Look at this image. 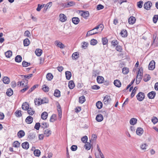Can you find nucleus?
I'll return each instance as SVG.
<instances>
[{
	"label": "nucleus",
	"instance_id": "nucleus-7",
	"mask_svg": "<svg viewBox=\"0 0 158 158\" xmlns=\"http://www.w3.org/2000/svg\"><path fill=\"white\" fill-rule=\"evenodd\" d=\"M155 62L154 60H152L148 65V69L150 70H153L155 68Z\"/></svg>",
	"mask_w": 158,
	"mask_h": 158
},
{
	"label": "nucleus",
	"instance_id": "nucleus-29",
	"mask_svg": "<svg viewBox=\"0 0 158 158\" xmlns=\"http://www.w3.org/2000/svg\"><path fill=\"white\" fill-rule=\"evenodd\" d=\"M137 119L135 118H132L130 120V123L131 125H134L136 124Z\"/></svg>",
	"mask_w": 158,
	"mask_h": 158
},
{
	"label": "nucleus",
	"instance_id": "nucleus-10",
	"mask_svg": "<svg viewBox=\"0 0 158 158\" xmlns=\"http://www.w3.org/2000/svg\"><path fill=\"white\" fill-rule=\"evenodd\" d=\"M136 20L135 17L131 16L128 19V23L130 24H133L135 23Z\"/></svg>",
	"mask_w": 158,
	"mask_h": 158
},
{
	"label": "nucleus",
	"instance_id": "nucleus-40",
	"mask_svg": "<svg viewBox=\"0 0 158 158\" xmlns=\"http://www.w3.org/2000/svg\"><path fill=\"white\" fill-rule=\"evenodd\" d=\"M27 110L28 114L31 115H32L35 113V111L31 108H29Z\"/></svg>",
	"mask_w": 158,
	"mask_h": 158
},
{
	"label": "nucleus",
	"instance_id": "nucleus-43",
	"mask_svg": "<svg viewBox=\"0 0 158 158\" xmlns=\"http://www.w3.org/2000/svg\"><path fill=\"white\" fill-rule=\"evenodd\" d=\"M34 153L35 156H39L40 154V152L38 149H36L34 151Z\"/></svg>",
	"mask_w": 158,
	"mask_h": 158
},
{
	"label": "nucleus",
	"instance_id": "nucleus-2",
	"mask_svg": "<svg viewBox=\"0 0 158 158\" xmlns=\"http://www.w3.org/2000/svg\"><path fill=\"white\" fill-rule=\"evenodd\" d=\"M136 98L137 100L139 101H142L145 98V95L144 93L142 92H139L137 95Z\"/></svg>",
	"mask_w": 158,
	"mask_h": 158
},
{
	"label": "nucleus",
	"instance_id": "nucleus-16",
	"mask_svg": "<svg viewBox=\"0 0 158 158\" xmlns=\"http://www.w3.org/2000/svg\"><path fill=\"white\" fill-rule=\"evenodd\" d=\"M55 44L61 48H64V45L61 42L58 41H56L55 42Z\"/></svg>",
	"mask_w": 158,
	"mask_h": 158
},
{
	"label": "nucleus",
	"instance_id": "nucleus-15",
	"mask_svg": "<svg viewBox=\"0 0 158 158\" xmlns=\"http://www.w3.org/2000/svg\"><path fill=\"white\" fill-rule=\"evenodd\" d=\"M25 135L24 131L22 130H20L17 133V135L19 138L23 137Z\"/></svg>",
	"mask_w": 158,
	"mask_h": 158
},
{
	"label": "nucleus",
	"instance_id": "nucleus-51",
	"mask_svg": "<svg viewBox=\"0 0 158 158\" xmlns=\"http://www.w3.org/2000/svg\"><path fill=\"white\" fill-rule=\"evenodd\" d=\"M98 43L97 40L93 39L90 41V44L91 45H96Z\"/></svg>",
	"mask_w": 158,
	"mask_h": 158
},
{
	"label": "nucleus",
	"instance_id": "nucleus-53",
	"mask_svg": "<svg viewBox=\"0 0 158 158\" xmlns=\"http://www.w3.org/2000/svg\"><path fill=\"white\" fill-rule=\"evenodd\" d=\"M41 103L42 104L44 103H46L48 102V100L46 98H44L42 99H41Z\"/></svg>",
	"mask_w": 158,
	"mask_h": 158
},
{
	"label": "nucleus",
	"instance_id": "nucleus-37",
	"mask_svg": "<svg viewBox=\"0 0 158 158\" xmlns=\"http://www.w3.org/2000/svg\"><path fill=\"white\" fill-rule=\"evenodd\" d=\"M54 95L56 97H60V91L57 89H56L55 91Z\"/></svg>",
	"mask_w": 158,
	"mask_h": 158
},
{
	"label": "nucleus",
	"instance_id": "nucleus-57",
	"mask_svg": "<svg viewBox=\"0 0 158 158\" xmlns=\"http://www.w3.org/2000/svg\"><path fill=\"white\" fill-rule=\"evenodd\" d=\"M102 41L103 45H106L108 42V40L106 38H103L102 39Z\"/></svg>",
	"mask_w": 158,
	"mask_h": 158
},
{
	"label": "nucleus",
	"instance_id": "nucleus-47",
	"mask_svg": "<svg viewBox=\"0 0 158 158\" xmlns=\"http://www.w3.org/2000/svg\"><path fill=\"white\" fill-rule=\"evenodd\" d=\"M129 72V69L127 68H123L122 69V72L125 74H126Z\"/></svg>",
	"mask_w": 158,
	"mask_h": 158
},
{
	"label": "nucleus",
	"instance_id": "nucleus-3",
	"mask_svg": "<svg viewBox=\"0 0 158 158\" xmlns=\"http://www.w3.org/2000/svg\"><path fill=\"white\" fill-rule=\"evenodd\" d=\"M33 76V74H28L27 75H21V76L23 78V79H25V80L26 81V82L25 83V86H27V84L28 83V80L26 79L27 78L29 79L31 77ZM23 80L24 81V82L25 81H24V79H23Z\"/></svg>",
	"mask_w": 158,
	"mask_h": 158
},
{
	"label": "nucleus",
	"instance_id": "nucleus-4",
	"mask_svg": "<svg viewBox=\"0 0 158 158\" xmlns=\"http://www.w3.org/2000/svg\"><path fill=\"white\" fill-rule=\"evenodd\" d=\"M79 13L80 15L85 19H87L89 16V13L88 11L81 10L80 11Z\"/></svg>",
	"mask_w": 158,
	"mask_h": 158
},
{
	"label": "nucleus",
	"instance_id": "nucleus-35",
	"mask_svg": "<svg viewBox=\"0 0 158 158\" xmlns=\"http://www.w3.org/2000/svg\"><path fill=\"white\" fill-rule=\"evenodd\" d=\"M22 60V57L20 55H17V56L15 58V60L16 62H21Z\"/></svg>",
	"mask_w": 158,
	"mask_h": 158
},
{
	"label": "nucleus",
	"instance_id": "nucleus-54",
	"mask_svg": "<svg viewBox=\"0 0 158 158\" xmlns=\"http://www.w3.org/2000/svg\"><path fill=\"white\" fill-rule=\"evenodd\" d=\"M52 3L51 2H49L48 3L46 6V7H45L44 8V10H45V11L47 10L48 8H50L51 6H52Z\"/></svg>",
	"mask_w": 158,
	"mask_h": 158
},
{
	"label": "nucleus",
	"instance_id": "nucleus-36",
	"mask_svg": "<svg viewBox=\"0 0 158 158\" xmlns=\"http://www.w3.org/2000/svg\"><path fill=\"white\" fill-rule=\"evenodd\" d=\"M72 58L73 60H76L79 57V54L77 52L73 53L72 55Z\"/></svg>",
	"mask_w": 158,
	"mask_h": 158
},
{
	"label": "nucleus",
	"instance_id": "nucleus-32",
	"mask_svg": "<svg viewBox=\"0 0 158 158\" xmlns=\"http://www.w3.org/2000/svg\"><path fill=\"white\" fill-rule=\"evenodd\" d=\"M68 85L69 88L70 89H72L74 88L75 84L73 81H70L69 82Z\"/></svg>",
	"mask_w": 158,
	"mask_h": 158
},
{
	"label": "nucleus",
	"instance_id": "nucleus-24",
	"mask_svg": "<svg viewBox=\"0 0 158 158\" xmlns=\"http://www.w3.org/2000/svg\"><path fill=\"white\" fill-rule=\"evenodd\" d=\"M48 116V113L47 112L44 111L42 113L41 115V118L42 119L45 120L47 119Z\"/></svg>",
	"mask_w": 158,
	"mask_h": 158
},
{
	"label": "nucleus",
	"instance_id": "nucleus-23",
	"mask_svg": "<svg viewBox=\"0 0 158 158\" xmlns=\"http://www.w3.org/2000/svg\"><path fill=\"white\" fill-rule=\"evenodd\" d=\"M35 134L34 132H30L28 136V138L31 140L35 139Z\"/></svg>",
	"mask_w": 158,
	"mask_h": 158
},
{
	"label": "nucleus",
	"instance_id": "nucleus-42",
	"mask_svg": "<svg viewBox=\"0 0 158 158\" xmlns=\"http://www.w3.org/2000/svg\"><path fill=\"white\" fill-rule=\"evenodd\" d=\"M85 101V96H82L79 98V102L80 103H83Z\"/></svg>",
	"mask_w": 158,
	"mask_h": 158
},
{
	"label": "nucleus",
	"instance_id": "nucleus-39",
	"mask_svg": "<svg viewBox=\"0 0 158 158\" xmlns=\"http://www.w3.org/2000/svg\"><path fill=\"white\" fill-rule=\"evenodd\" d=\"M41 98H39L38 99H35L34 100L35 103V105H37L38 106H39L41 104Z\"/></svg>",
	"mask_w": 158,
	"mask_h": 158
},
{
	"label": "nucleus",
	"instance_id": "nucleus-22",
	"mask_svg": "<svg viewBox=\"0 0 158 158\" xmlns=\"http://www.w3.org/2000/svg\"><path fill=\"white\" fill-rule=\"evenodd\" d=\"M104 80V78L101 76H98L97 78V82L100 84L102 83Z\"/></svg>",
	"mask_w": 158,
	"mask_h": 158
},
{
	"label": "nucleus",
	"instance_id": "nucleus-59",
	"mask_svg": "<svg viewBox=\"0 0 158 158\" xmlns=\"http://www.w3.org/2000/svg\"><path fill=\"white\" fill-rule=\"evenodd\" d=\"M81 139V141L84 143H86L88 139L87 137L85 135Z\"/></svg>",
	"mask_w": 158,
	"mask_h": 158
},
{
	"label": "nucleus",
	"instance_id": "nucleus-34",
	"mask_svg": "<svg viewBox=\"0 0 158 158\" xmlns=\"http://www.w3.org/2000/svg\"><path fill=\"white\" fill-rule=\"evenodd\" d=\"M46 77L48 81H51L52 79L53 76L51 73H48L47 74Z\"/></svg>",
	"mask_w": 158,
	"mask_h": 158
},
{
	"label": "nucleus",
	"instance_id": "nucleus-21",
	"mask_svg": "<svg viewBox=\"0 0 158 158\" xmlns=\"http://www.w3.org/2000/svg\"><path fill=\"white\" fill-rule=\"evenodd\" d=\"M114 83V84L116 86L118 87H121V83L120 81L118 80H115Z\"/></svg>",
	"mask_w": 158,
	"mask_h": 158
},
{
	"label": "nucleus",
	"instance_id": "nucleus-8",
	"mask_svg": "<svg viewBox=\"0 0 158 158\" xmlns=\"http://www.w3.org/2000/svg\"><path fill=\"white\" fill-rule=\"evenodd\" d=\"M75 4L74 2L71 1L64 3V6L65 7H69L73 6Z\"/></svg>",
	"mask_w": 158,
	"mask_h": 158
},
{
	"label": "nucleus",
	"instance_id": "nucleus-14",
	"mask_svg": "<svg viewBox=\"0 0 158 158\" xmlns=\"http://www.w3.org/2000/svg\"><path fill=\"white\" fill-rule=\"evenodd\" d=\"M143 132V129L141 127H138L136 131V133L137 135H141Z\"/></svg>",
	"mask_w": 158,
	"mask_h": 158
},
{
	"label": "nucleus",
	"instance_id": "nucleus-18",
	"mask_svg": "<svg viewBox=\"0 0 158 158\" xmlns=\"http://www.w3.org/2000/svg\"><path fill=\"white\" fill-rule=\"evenodd\" d=\"M103 116L101 114L97 115L96 118V120L98 122L102 121L103 120Z\"/></svg>",
	"mask_w": 158,
	"mask_h": 158
},
{
	"label": "nucleus",
	"instance_id": "nucleus-19",
	"mask_svg": "<svg viewBox=\"0 0 158 158\" xmlns=\"http://www.w3.org/2000/svg\"><path fill=\"white\" fill-rule=\"evenodd\" d=\"M65 74L66 79L67 80H70L72 76L71 73L70 71H67L65 72Z\"/></svg>",
	"mask_w": 158,
	"mask_h": 158
},
{
	"label": "nucleus",
	"instance_id": "nucleus-26",
	"mask_svg": "<svg viewBox=\"0 0 158 158\" xmlns=\"http://www.w3.org/2000/svg\"><path fill=\"white\" fill-rule=\"evenodd\" d=\"M42 53V50L40 49H37L35 51V54L38 56H40L41 55Z\"/></svg>",
	"mask_w": 158,
	"mask_h": 158
},
{
	"label": "nucleus",
	"instance_id": "nucleus-48",
	"mask_svg": "<svg viewBox=\"0 0 158 158\" xmlns=\"http://www.w3.org/2000/svg\"><path fill=\"white\" fill-rule=\"evenodd\" d=\"M152 121L154 124H155L158 122V119L156 117L154 116L152 119Z\"/></svg>",
	"mask_w": 158,
	"mask_h": 158
},
{
	"label": "nucleus",
	"instance_id": "nucleus-38",
	"mask_svg": "<svg viewBox=\"0 0 158 158\" xmlns=\"http://www.w3.org/2000/svg\"><path fill=\"white\" fill-rule=\"evenodd\" d=\"M30 42L28 38L24 40L23 41V44L25 46H27L30 44Z\"/></svg>",
	"mask_w": 158,
	"mask_h": 158
},
{
	"label": "nucleus",
	"instance_id": "nucleus-63",
	"mask_svg": "<svg viewBox=\"0 0 158 158\" xmlns=\"http://www.w3.org/2000/svg\"><path fill=\"white\" fill-rule=\"evenodd\" d=\"M104 8V6L101 4H99L97 6V9L99 10Z\"/></svg>",
	"mask_w": 158,
	"mask_h": 158
},
{
	"label": "nucleus",
	"instance_id": "nucleus-58",
	"mask_svg": "<svg viewBox=\"0 0 158 158\" xmlns=\"http://www.w3.org/2000/svg\"><path fill=\"white\" fill-rule=\"evenodd\" d=\"M44 7V5H40V4H38V7L36 9V10L38 11H40L41 9L43 8V7Z\"/></svg>",
	"mask_w": 158,
	"mask_h": 158
},
{
	"label": "nucleus",
	"instance_id": "nucleus-31",
	"mask_svg": "<svg viewBox=\"0 0 158 158\" xmlns=\"http://www.w3.org/2000/svg\"><path fill=\"white\" fill-rule=\"evenodd\" d=\"M13 94V91L12 90L10 89H8L6 92V94L8 96H10Z\"/></svg>",
	"mask_w": 158,
	"mask_h": 158
},
{
	"label": "nucleus",
	"instance_id": "nucleus-52",
	"mask_svg": "<svg viewBox=\"0 0 158 158\" xmlns=\"http://www.w3.org/2000/svg\"><path fill=\"white\" fill-rule=\"evenodd\" d=\"M49 126L48 123L46 122H43L41 124V127L43 128H47Z\"/></svg>",
	"mask_w": 158,
	"mask_h": 158
},
{
	"label": "nucleus",
	"instance_id": "nucleus-30",
	"mask_svg": "<svg viewBox=\"0 0 158 158\" xmlns=\"http://www.w3.org/2000/svg\"><path fill=\"white\" fill-rule=\"evenodd\" d=\"M2 80L3 83L5 84H8L10 81L9 78L7 77H4Z\"/></svg>",
	"mask_w": 158,
	"mask_h": 158
},
{
	"label": "nucleus",
	"instance_id": "nucleus-50",
	"mask_svg": "<svg viewBox=\"0 0 158 158\" xmlns=\"http://www.w3.org/2000/svg\"><path fill=\"white\" fill-rule=\"evenodd\" d=\"M43 90L44 92H48L49 91V88L45 85L43 86Z\"/></svg>",
	"mask_w": 158,
	"mask_h": 158
},
{
	"label": "nucleus",
	"instance_id": "nucleus-1",
	"mask_svg": "<svg viewBox=\"0 0 158 158\" xmlns=\"http://www.w3.org/2000/svg\"><path fill=\"white\" fill-rule=\"evenodd\" d=\"M103 26L102 24H100L96 26L92 30L88 31L86 34V36H90L91 35H93L95 34L98 33V32L95 31V32H92V31H94V30H98L99 28H101V30L102 31L103 28Z\"/></svg>",
	"mask_w": 158,
	"mask_h": 158
},
{
	"label": "nucleus",
	"instance_id": "nucleus-46",
	"mask_svg": "<svg viewBox=\"0 0 158 158\" xmlns=\"http://www.w3.org/2000/svg\"><path fill=\"white\" fill-rule=\"evenodd\" d=\"M20 143L17 141L14 142L13 143V147L15 148H18L20 146Z\"/></svg>",
	"mask_w": 158,
	"mask_h": 158
},
{
	"label": "nucleus",
	"instance_id": "nucleus-25",
	"mask_svg": "<svg viewBox=\"0 0 158 158\" xmlns=\"http://www.w3.org/2000/svg\"><path fill=\"white\" fill-rule=\"evenodd\" d=\"M51 134V131L47 129L44 131V134L46 137H48Z\"/></svg>",
	"mask_w": 158,
	"mask_h": 158
},
{
	"label": "nucleus",
	"instance_id": "nucleus-64",
	"mask_svg": "<svg viewBox=\"0 0 158 158\" xmlns=\"http://www.w3.org/2000/svg\"><path fill=\"white\" fill-rule=\"evenodd\" d=\"M36 88V85H34L28 91V93L29 94L35 88Z\"/></svg>",
	"mask_w": 158,
	"mask_h": 158
},
{
	"label": "nucleus",
	"instance_id": "nucleus-12",
	"mask_svg": "<svg viewBox=\"0 0 158 158\" xmlns=\"http://www.w3.org/2000/svg\"><path fill=\"white\" fill-rule=\"evenodd\" d=\"M22 109L24 110H27L29 108V104L28 103L25 102L23 103L22 106Z\"/></svg>",
	"mask_w": 158,
	"mask_h": 158
},
{
	"label": "nucleus",
	"instance_id": "nucleus-61",
	"mask_svg": "<svg viewBox=\"0 0 158 158\" xmlns=\"http://www.w3.org/2000/svg\"><path fill=\"white\" fill-rule=\"evenodd\" d=\"M143 4V1H140L138 2L137 3V5L138 7L140 8L142 7V4Z\"/></svg>",
	"mask_w": 158,
	"mask_h": 158
},
{
	"label": "nucleus",
	"instance_id": "nucleus-27",
	"mask_svg": "<svg viewBox=\"0 0 158 158\" xmlns=\"http://www.w3.org/2000/svg\"><path fill=\"white\" fill-rule=\"evenodd\" d=\"M120 34L123 37H125L127 36V31L126 30L123 29L120 32Z\"/></svg>",
	"mask_w": 158,
	"mask_h": 158
},
{
	"label": "nucleus",
	"instance_id": "nucleus-11",
	"mask_svg": "<svg viewBox=\"0 0 158 158\" xmlns=\"http://www.w3.org/2000/svg\"><path fill=\"white\" fill-rule=\"evenodd\" d=\"M59 17L60 19L61 22H64L67 20L66 16L63 14H60L59 15Z\"/></svg>",
	"mask_w": 158,
	"mask_h": 158
},
{
	"label": "nucleus",
	"instance_id": "nucleus-62",
	"mask_svg": "<svg viewBox=\"0 0 158 158\" xmlns=\"http://www.w3.org/2000/svg\"><path fill=\"white\" fill-rule=\"evenodd\" d=\"M77 148V146L75 145H73L71 147V149L73 151H76Z\"/></svg>",
	"mask_w": 158,
	"mask_h": 158
},
{
	"label": "nucleus",
	"instance_id": "nucleus-17",
	"mask_svg": "<svg viewBox=\"0 0 158 158\" xmlns=\"http://www.w3.org/2000/svg\"><path fill=\"white\" fill-rule=\"evenodd\" d=\"M22 146L23 149H27L29 148V143L27 142H25L22 144Z\"/></svg>",
	"mask_w": 158,
	"mask_h": 158
},
{
	"label": "nucleus",
	"instance_id": "nucleus-13",
	"mask_svg": "<svg viewBox=\"0 0 158 158\" xmlns=\"http://www.w3.org/2000/svg\"><path fill=\"white\" fill-rule=\"evenodd\" d=\"M33 118L30 116H28L26 119L25 121L28 124H31L33 122Z\"/></svg>",
	"mask_w": 158,
	"mask_h": 158
},
{
	"label": "nucleus",
	"instance_id": "nucleus-9",
	"mask_svg": "<svg viewBox=\"0 0 158 158\" xmlns=\"http://www.w3.org/2000/svg\"><path fill=\"white\" fill-rule=\"evenodd\" d=\"M156 93L154 91H151L148 94V96L150 99H153L156 95Z\"/></svg>",
	"mask_w": 158,
	"mask_h": 158
},
{
	"label": "nucleus",
	"instance_id": "nucleus-41",
	"mask_svg": "<svg viewBox=\"0 0 158 158\" xmlns=\"http://www.w3.org/2000/svg\"><path fill=\"white\" fill-rule=\"evenodd\" d=\"M96 106L98 109H101L102 106V102L100 101H98L96 103Z\"/></svg>",
	"mask_w": 158,
	"mask_h": 158
},
{
	"label": "nucleus",
	"instance_id": "nucleus-5",
	"mask_svg": "<svg viewBox=\"0 0 158 158\" xmlns=\"http://www.w3.org/2000/svg\"><path fill=\"white\" fill-rule=\"evenodd\" d=\"M111 100L110 97L109 96L106 95L104 98L103 102L104 104L107 105L110 103Z\"/></svg>",
	"mask_w": 158,
	"mask_h": 158
},
{
	"label": "nucleus",
	"instance_id": "nucleus-55",
	"mask_svg": "<svg viewBox=\"0 0 158 158\" xmlns=\"http://www.w3.org/2000/svg\"><path fill=\"white\" fill-rule=\"evenodd\" d=\"M111 44L114 47H115L118 44V42L116 40H114L112 41Z\"/></svg>",
	"mask_w": 158,
	"mask_h": 158
},
{
	"label": "nucleus",
	"instance_id": "nucleus-60",
	"mask_svg": "<svg viewBox=\"0 0 158 158\" xmlns=\"http://www.w3.org/2000/svg\"><path fill=\"white\" fill-rule=\"evenodd\" d=\"M56 117V115L55 114H52L51 116V117L50 119V122H53L55 120V118Z\"/></svg>",
	"mask_w": 158,
	"mask_h": 158
},
{
	"label": "nucleus",
	"instance_id": "nucleus-45",
	"mask_svg": "<svg viewBox=\"0 0 158 158\" xmlns=\"http://www.w3.org/2000/svg\"><path fill=\"white\" fill-rule=\"evenodd\" d=\"M137 88L136 87H135L134 89L132 90V93L131 95V98H133L135 95L136 91L137 89Z\"/></svg>",
	"mask_w": 158,
	"mask_h": 158
},
{
	"label": "nucleus",
	"instance_id": "nucleus-49",
	"mask_svg": "<svg viewBox=\"0 0 158 158\" xmlns=\"http://www.w3.org/2000/svg\"><path fill=\"white\" fill-rule=\"evenodd\" d=\"M158 19V15H155L153 18V21L154 23H156Z\"/></svg>",
	"mask_w": 158,
	"mask_h": 158
},
{
	"label": "nucleus",
	"instance_id": "nucleus-44",
	"mask_svg": "<svg viewBox=\"0 0 158 158\" xmlns=\"http://www.w3.org/2000/svg\"><path fill=\"white\" fill-rule=\"evenodd\" d=\"M15 114L16 116L17 117H20L22 116L21 111L20 110H17L15 112Z\"/></svg>",
	"mask_w": 158,
	"mask_h": 158
},
{
	"label": "nucleus",
	"instance_id": "nucleus-56",
	"mask_svg": "<svg viewBox=\"0 0 158 158\" xmlns=\"http://www.w3.org/2000/svg\"><path fill=\"white\" fill-rule=\"evenodd\" d=\"M40 126H41L40 123H36L34 126V128H35L37 130H39Z\"/></svg>",
	"mask_w": 158,
	"mask_h": 158
},
{
	"label": "nucleus",
	"instance_id": "nucleus-33",
	"mask_svg": "<svg viewBox=\"0 0 158 158\" xmlns=\"http://www.w3.org/2000/svg\"><path fill=\"white\" fill-rule=\"evenodd\" d=\"M5 56L8 58H10L12 55V52L10 50H8L5 52Z\"/></svg>",
	"mask_w": 158,
	"mask_h": 158
},
{
	"label": "nucleus",
	"instance_id": "nucleus-28",
	"mask_svg": "<svg viewBox=\"0 0 158 158\" xmlns=\"http://www.w3.org/2000/svg\"><path fill=\"white\" fill-rule=\"evenodd\" d=\"M73 23L75 24H77L78 23L80 20L77 17H73L72 19Z\"/></svg>",
	"mask_w": 158,
	"mask_h": 158
},
{
	"label": "nucleus",
	"instance_id": "nucleus-6",
	"mask_svg": "<svg viewBox=\"0 0 158 158\" xmlns=\"http://www.w3.org/2000/svg\"><path fill=\"white\" fill-rule=\"evenodd\" d=\"M152 5V3L148 1L145 2L143 6L144 8L147 10H149L150 9V7Z\"/></svg>",
	"mask_w": 158,
	"mask_h": 158
},
{
	"label": "nucleus",
	"instance_id": "nucleus-20",
	"mask_svg": "<svg viewBox=\"0 0 158 158\" xmlns=\"http://www.w3.org/2000/svg\"><path fill=\"white\" fill-rule=\"evenodd\" d=\"M89 141L90 142H86L85 143V149L87 150H89L90 149L92 146V145L90 143L91 142V140H90Z\"/></svg>",
	"mask_w": 158,
	"mask_h": 158
}]
</instances>
